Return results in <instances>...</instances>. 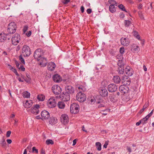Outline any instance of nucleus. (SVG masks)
<instances>
[{
  "instance_id": "nucleus-1",
  "label": "nucleus",
  "mask_w": 154,
  "mask_h": 154,
  "mask_svg": "<svg viewBox=\"0 0 154 154\" xmlns=\"http://www.w3.org/2000/svg\"><path fill=\"white\" fill-rule=\"evenodd\" d=\"M122 82L124 85H129L130 84V82L128 79L127 77L126 76H123V79L122 80ZM120 91L124 94L127 93L128 90V87L125 85H122L119 87Z\"/></svg>"
},
{
  "instance_id": "nucleus-2",
  "label": "nucleus",
  "mask_w": 154,
  "mask_h": 154,
  "mask_svg": "<svg viewBox=\"0 0 154 154\" xmlns=\"http://www.w3.org/2000/svg\"><path fill=\"white\" fill-rule=\"evenodd\" d=\"M89 102L91 105H98L100 106H104L105 104V101H103L102 99H101L99 97H91L88 99Z\"/></svg>"
},
{
  "instance_id": "nucleus-3",
  "label": "nucleus",
  "mask_w": 154,
  "mask_h": 154,
  "mask_svg": "<svg viewBox=\"0 0 154 154\" xmlns=\"http://www.w3.org/2000/svg\"><path fill=\"white\" fill-rule=\"evenodd\" d=\"M117 58L119 59L118 65L119 66L118 70V73L120 74H122L124 72V63L123 61V58L122 55L118 57Z\"/></svg>"
},
{
  "instance_id": "nucleus-4",
  "label": "nucleus",
  "mask_w": 154,
  "mask_h": 154,
  "mask_svg": "<svg viewBox=\"0 0 154 154\" xmlns=\"http://www.w3.org/2000/svg\"><path fill=\"white\" fill-rule=\"evenodd\" d=\"M17 29V25L14 22H11L8 26L7 31L10 34H13L15 33Z\"/></svg>"
},
{
  "instance_id": "nucleus-5",
  "label": "nucleus",
  "mask_w": 154,
  "mask_h": 154,
  "mask_svg": "<svg viewBox=\"0 0 154 154\" xmlns=\"http://www.w3.org/2000/svg\"><path fill=\"white\" fill-rule=\"evenodd\" d=\"M31 54L30 48L29 46L24 45L22 49V55L24 57L29 56Z\"/></svg>"
},
{
  "instance_id": "nucleus-6",
  "label": "nucleus",
  "mask_w": 154,
  "mask_h": 154,
  "mask_svg": "<svg viewBox=\"0 0 154 154\" xmlns=\"http://www.w3.org/2000/svg\"><path fill=\"white\" fill-rule=\"evenodd\" d=\"M76 100L80 102H84L86 99V97L85 94L80 91L78 93L76 97Z\"/></svg>"
},
{
  "instance_id": "nucleus-7",
  "label": "nucleus",
  "mask_w": 154,
  "mask_h": 154,
  "mask_svg": "<svg viewBox=\"0 0 154 154\" xmlns=\"http://www.w3.org/2000/svg\"><path fill=\"white\" fill-rule=\"evenodd\" d=\"M20 35L18 33L15 34L11 38L12 44L14 45H17L20 41Z\"/></svg>"
},
{
  "instance_id": "nucleus-8",
  "label": "nucleus",
  "mask_w": 154,
  "mask_h": 154,
  "mask_svg": "<svg viewBox=\"0 0 154 154\" xmlns=\"http://www.w3.org/2000/svg\"><path fill=\"white\" fill-rule=\"evenodd\" d=\"M42 52L40 49H38L35 51L34 54V57L37 60H39L42 57Z\"/></svg>"
},
{
  "instance_id": "nucleus-9",
  "label": "nucleus",
  "mask_w": 154,
  "mask_h": 154,
  "mask_svg": "<svg viewBox=\"0 0 154 154\" xmlns=\"http://www.w3.org/2000/svg\"><path fill=\"white\" fill-rule=\"evenodd\" d=\"M52 90L53 93L55 94H59L61 92V89L57 85H55L52 86Z\"/></svg>"
},
{
  "instance_id": "nucleus-10",
  "label": "nucleus",
  "mask_w": 154,
  "mask_h": 154,
  "mask_svg": "<svg viewBox=\"0 0 154 154\" xmlns=\"http://www.w3.org/2000/svg\"><path fill=\"white\" fill-rule=\"evenodd\" d=\"M100 95L102 97H106L108 95V92L107 89L104 87H102L99 90Z\"/></svg>"
},
{
  "instance_id": "nucleus-11",
  "label": "nucleus",
  "mask_w": 154,
  "mask_h": 154,
  "mask_svg": "<svg viewBox=\"0 0 154 154\" xmlns=\"http://www.w3.org/2000/svg\"><path fill=\"white\" fill-rule=\"evenodd\" d=\"M60 119L61 122L64 125L67 124L69 122L68 116L66 114H62Z\"/></svg>"
},
{
  "instance_id": "nucleus-12",
  "label": "nucleus",
  "mask_w": 154,
  "mask_h": 154,
  "mask_svg": "<svg viewBox=\"0 0 154 154\" xmlns=\"http://www.w3.org/2000/svg\"><path fill=\"white\" fill-rule=\"evenodd\" d=\"M65 92L70 94H72L74 93V89L70 85H66L65 88Z\"/></svg>"
},
{
  "instance_id": "nucleus-13",
  "label": "nucleus",
  "mask_w": 154,
  "mask_h": 154,
  "mask_svg": "<svg viewBox=\"0 0 154 154\" xmlns=\"http://www.w3.org/2000/svg\"><path fill=\"white\" fill-rule=\"evenodd\" d=\"M117 89V86L115 84H112L108 86V89L110 92H113L116 91Z\"/></svg>"
},
{
  "instance_id": "nucleus-14",
  "label": "nucleus",
  "mask_w": 154,
  "mask_h": 154,
  "mask_svg": "<svg viewBox=\"0 0 154 154\" xmlns=\"http://www.w3.org/2000/svg\"><path fill=\"white\" fill-rule=\"evenodd\" d=\"M47 104L48 105H50L51 106H56L57 102L55 98L51 97L48 101Z\"/></svg>"
},
{
  "instance_id": "nucleus-15",
  "label": "nucleus",
  "mask_w": 154,
  "mask_h": 154,
  "mask_svg": "<svg viewBox=\"0 0 154 154\" xmlns=\"http://www.w3.org/2000/svg\"><path fill=\"white\" fill-rule=\"evenodd\" d=\"M121 42L122 45L127 46L129 45L130 41L128 38L122 37L121 39Z\"/></svg>"
},
{
  "instance_id": "nucleus-16",
  "label": "nucleus",
  "mask_w": 154,
  "mask_h": 154,
  "mask_svg": "<svg viewBox=\"0 0 154 154\" xmlns=\"http://www.w3.org/2000/svg\"><path fill=\"white\" fill-rule=\"evenodd\" d=\"M41 116L42 117V120H45L49 118L50 114L48 111L46 110H44L41 112Z\"/></svg>"
},
{
  "instance_id": "nucleus-17",
  "label": "nucleus",
  "mask_w": 154,
  "mask_h": 154,
  "mask_svg": "<svg viewBox=\"0 0 154 154\" xmlns=\"http://www.w3.org/2000/svg\"><path fill=\"white\" fill-rule=\"evenodd\" d=\"M8 39V40L10 39V38L8 34L5 33H0V41L1 42H4L5 40Z\"/></svg>"
},
{
  "instance_id": "nucleus-18",
  "label": "nucleus",
  "mask_w": 154,
  "mask_h": 154,
  "mask_svg": "<svg viewBox=\"0 0 154 154\" xmlns=\"http://www.w3.org/2000/svg\"><path fill=\"white\" fill-rule=\"evenodd\" d=\"M70 94H68L65 92H64L63 93V94L62 95V97L63 98L62 99L63 101H68L70 100Z\"/></svg>"
},
{
  "instance_id": "nucleus-19",
  "label": "nucleus",
  "mask_w": 154,
  "mask_h": 154,
  "mask_svg": "<svg viewBox=\"0 0 154 154\" xmlns=\"http://www.w3.org/2000/svg\"><path fill=\"white\" fill-rule=\"evenodd\" d=\"M125 72L126 74L128 76H131L133 73V71L132 69L129 66H127L125 69Z\"/></svg>"
},
{
  "instance_id": "nucleus-20",
  "label": "nucleus",
  "mask_w": 154,
  "mask_h": 154,
  "mask_svg": "<svg viewBox=\"0 0 154 154\" xmlns=\"http://www.w3.org/2000/svg\"><path fill=\"white\" fill-rule=\"evenodd\" d=\"M53 81L56 82H60L62 80V78L58 74H55L53 76Z\"/></svg>"
},
{
  "instance_id": "nucleus-21",
  "label": "nucleus",
  "mask_w": 154,
  "mask_h": 154,
  "mask_svg": "<svg viewBox=\"0 0 154 154\" xmlns=\"http://www.w3.org/2000/svg\"><path fill=\"white\" fill-rule=\"evenodd\" d=\"M38 61H39V64L42 66H46L47 63L46 59L44 57H41L40 59Z\"/></svg>"
},
{
  "instance_id": "nucleus-22",
  "label": "nucleus",
  "mask_w": 154,
  "mask_h": 154,
  "mask_svg": "<svg viewBox=\"0 0 154 154\" xmlns=\"http://www.w3.org/2000/svg\"><path fill=\"white\" fill-rule=\"evenodd\" d=\"M79 106H70V111L71 113L76 114L79 111Z\"/></svg>"
},
{
  "instance_id": "nucleus-23",
  "label": "nucleus",
  "mask_w": 154,
  "mask_h": 154,
  "mask_svg": "<svg viewBox=\"0 0 154 154\" xmlns=\"http://www.w3.org/2000/svg\"><path fill=\"white\" fill-rule=\"evenodd\" d=\"M40 106H33L30 109V111L33 114H38L39 112L38 109Z\"/></svg>"
},
{
  "instance_id": "nucleus-24",
  "label": "nucleus",
  "mask_w": 154,
  "mask_h": 154,
  "mask_svg": "<svg viewBox=\"0 0 154 154\" xmlns=\"http://www.w3.org/2000/svg\"><path fill=\"white\" fill-rule=\"evenodd\" d=\"M56 65L53 62H50L48 65V69L49 70L53 71L55 68Z\"/></svg>"
},
{
  "instance_id": "nucleus-25",
  "label": "nucleus",
  "mask_w": 154,
  "mask_h": 154,
  "mask_svg": "<svg viewBox=\"0 0 154 154\" xmlns=\"http://www.w3.org/2000/svg\"><path fill=\"white\" fill-rule=\"evenodd\" d=\"M49 122L51 125H54L57 122V120L55 117H51L49 119Z\"/></svg>"
},
{
  "instance_id": "nucleus-26",
  "label": "nucleus",
  "mask_w": 154,
  "mask_h": 154,
  "mask_svg": "<svg viewBox=\"0 0 154 154\" xmlns=\"http://www.w3.org/2000/svg\"><path fill=\"white\" fill-rule=\"evenodd\" d=\"M132 51L134 52H138L139 51L140 48L139 47L135 44H133L131 46Z\"/></svg>"
},
{
  "instance_id": "nucleus-27",
  "label": "nucleus",
  "mask_w": 154,
  "mask_h": 154,
  "mask_svg": "<svg viewBox=\"0 0 154 154\" xmlns=\"http://www.w3.org/2000/svg\"><path fill=\"white\" fill-rule=\"evenodd\" d=\"M113 80L114 82L116 83H119L121 81V79L120 77L117 75L114 76L113 78Z\"/></svg>"
},
{
  "instance_id": "nucleus-28",
  "label": "nucleus",
  "mask_w": 154,
  "mask_h": 154,
  "mask_svg": "<svg viewBox=\"0 0 154 154\" xmlns=\"http://www.w3.org/2000/svg\"><path fill=\"white\" fill-rule=\"evenodd\" d=\"M22 96L24 98H29L30 96V93L27 91H24L22 93Z\"/></svg>"
},
{
  "instance_id": "nucleus-29",
  "label": "nucleus",
  "mask_w": 154,
  "mask_h": 154,
  "mask_svg": "<svg viewBox=\"0 0 154 154\" xmlns=\"http://www.w3.org/2000/svg\"><path fill=\"white\" fill-rule=\"evenodd\" d=\"M37 98L39 101H43L45 98V96L43 94H39L38 95Z\"/></svg>"
},
{
  "instance_id": "nucleus-30",
  "label": "nucleus",
  "mask_w": 154,
  "mask_h": 154,
  "mask_svg": "<svg viewBox=\"0 0 154 154\" xmlns=\"http://www.w3.org/2000/svg\"><path fill=\"white\" fill-rule=\"evenodd\" d=\"M109 8V11L112 13H114L116 11V8L113 5H111Z\"/></svg>"
},
{
  "instance_id": "nucleus-31",
  "label": "nucleus",
  "mask_w": 154,
  "mask_h": 154,
  "mask_svg": "<svg viewBox=\"0 0 154 154\" xmlns=\"http://www.w3.org/2000/svg\"><path fill=\"white\" fill-rule=\"evenodd\" d=\"M96 145L97 146V150L98 151H100L101 149V143L99 142H97L96 143Z\"/></svg>"
},
{
  "instance_id": "nucleus-32",
  "label": "nucleus",
  "mask_w": 154,
  "mask_h": 154,
  "mask_svg": "<svg viewBox=\"0 0 154 154\" xmlns=\"http://www.w3.org/2000/svg\"><path fill=\"white\" fill-rule=\"evenodd\" d=\"M148 119V118L147 117H146V116L145 117L140 120L141 121V124L143 125L146 123Z\"/></svg>"
},
{
  "instance_id": "nucleus-33",
  "label": "nucleus",
  "mask_w": 154,
  "mask_h": 154,
  "mask_svg": "<svg viewBox=\"0 0 154 154\" xmlns=\"http://www.w3.org/2000/svg\"><path fill=\"white\" fill-rule=\"evenodd\" d=\"M25 104L26 105L32 106L33 104V102L32 100H26Z\"/></svg>"
},
{
  "instance_id": "nucleus-34",
  "label": "nucleus",
  "mask_w": 154,
  "mask_h": 154,
  "mask_svg": "<svg viewBox=\"0 0 154 154\" xmlns=\"http://www.w3.org/2000/svg\"><path fill=\"white\" fill-rule=\"evenodd\" d=\"M46 144L48 145H49L50 144L51 145H52L54 144V142L53 140H51L50 139H48L46 141Z\"/></svg>"
},
{
  "instance_id": "nucleus-35",
  "label": "nucleus",
  "mask_w": 154,
  "mask_h": 154,
  "mask_svg": "<svg viewBox=\"0 0 154 154\" xmlns=\"http://www.w3.org/2000/svg\"><path fill=\"white\" fill-rule=\"evenodd\" d=\"M77 88H78L81 91H85V89L84 87L82 85H78L77 87Z\"/></svg>"
},
{
  "instance_id": "nucleus-36",
  "label": "nucleus",
  "mask_w": 154,
  "mask_h": 154,
  "mask_svg": "<svg viewBox=\"0 0 154 154\" xmlns=\"http://www.w3.org/2000/svg\"><path fill=\"white\" fill-rule=\"evenodd\" d=\"M138 14L141 20H145L144 18L143 17V15L142 13V12L141 11H139L138 12Z\"/></svg>"
},
{
  "instance_id": "nucleus-37",
  "label": "nucleus",
  "mask_w": 154,
  "mask_h": 154,
  "mask_svg": "<svg viewBox=\"0 0 154 154\" xmlns=\"http://www.w3.org/2000/svg\"><path fill=\"white\" fill-rule=\"evenodd\" d=\"M131 22L128 20H125L124 21V23L125 24V26L126 27H128L131 24Z\"/></svg>"
},
{
  "instance_id": "nucleus-38",
  "label": "nucleus",
  "mask_w": 154,
  "mask_h": 154,
  "mask_svg": "<svg viewBox=\"0 0 154 154\" xmlns=\"http://www.w3.org/2000/svg\"><path fill=\"white\" fill-rule=\"evenodd\" d=\"M108 2L111 5H113L114 6L116 5L117 6V4L116 1L111 0L109 1Z\"/></svg>"
},
{
  "instance_id": "nucleus-39",
  "label": "nucleus",
  "mask_w": 154,
  "mask_h": 154,
  "mask_svg": "<svg viewBox=\"0 0 154 154\" xmlns=\"http://www.w3.org/2000/svg\"><path fill=\"white\" fill-rule=\"evenodd\" d=\"M22 56L23 55H22V54L21 55H20L19 57V58L21 62L23 64H25V62L24 59L23 58Z\"/></svg>"
},
{
  "instance_id": "nucleus-40",
  "label": "nucleus",
  "mask_w": 154,
  "mask_h": 154,
  "mask_svg": "<svg viewBox=\"0 0 154 154\" xmlns=\"http://www.w3.org/2000/svg\"><path fill=\"white\" fill-rule=\"evenodd\" d=\"M118 7L120 9H121L122 11L126 12L125 7L122 5L121 4L119 5Z\"/></svg>"
},
{
  "instance_id": "nucleus-41",
  "label": "nucleus",
  "mask_w": 154,
  "mask_h": 154,
  "mask_svg": "<svg viewBox=\"0 0 154 154\" xmlns=\"http://www.w3.org/2000/svg\"><path fill=\"white\" fill-rule=\"evenodd\" d=\"M65 104L63 101H60L58 102L57 104V106H65Z\"/></svg>"
},
{
  "instance_id": "nucleus-42",
  "label": "nucleus",
  "mask_w": 154,
  "mask_h": 154,
  "mask_svg": "<svg viewBox=\"0 0 154 154\" xmlns=\"http://www.w3.org/2000/svg\"><path fill=\"white\" fill-rule=\"evenodd\" d=\"M16 75L19 76V75L17 72V71L16 69L14 67L12 68L11 69V70Z\"/></svg>"
},
{
  "instance_id": "nucleus-43",
  "label": "nucleus",
  "mask_w": 154,
  "mask_h": 154,
  "mask_svg": "<svg viewBox=\"0 0 154 154\" xmlns=\"http://www.w3.org/2000/svg\"><path fill=\"white\" fill-rule=\"evenodd\" d=\"M146 106L145 107H143V108L140 110L139 111V112L138 113V115H140L141 114L144 110L146 108Z\"/></svg>"
},
{
  "instance_id": "nucleus-44",
  "label": "nucleus",
  "mask_w": 154,
  "mask_h": 154,
  "mask_svg": "<svg viewBox=\"0 0 154 154\" xmlns=\"http://www.w3.org/2000/svg\"><path fill=\"white\" fill-rule=\"evenodd\" d=\"M28 26L27 25H25L24 26L23 31L24 33H25L28 30Z\"/></svg>"
},
{
  "instance_id": "nucleus-45",
  "label": "nucleus",
  "mask_w": 154,
  "mask_h": 154,
  "mask_svg": "<svg viewBox=\"0 0 154 154\" xmlns=\"http://www.w3.org/2000/svg\"><path fill=\"white\" fill-rule=\"evenodd\" d=\"M32 152H35L36 153H38V151L37 149H36L35 147H33L32 148Z\"/></svg>"
},
{
  "instance_id": "nucleus-46",
  "label": "nucleus",
  "mask_w": 154,
  "mask_h": 154,
  "mask_svg": "<svg viewBox=\"0 0 154 154\" xmlns=\"http://www.w3.org/2000/svg\"><path fill=\"white\" fill-rule=\"evenodd\" d=\"M1 144L3 146H6V143L5 139H2Z\"/></svg>"
},
{
  "instance_id": "nucleus-47",
  "label": "nucleus",
  "mask_w": 154,
  "mask_h": 154,
  "mask_svg": "<svg viewBox=\"0 0 154 154\" xmlns=\"http://www.w3.org/2000/svg\"><path fill=\"white\" fill-rule=\"evenodd\" d=\"M120 52L121 54H123L125 52V49L124 48L122 47L120 49Z\"/></svg>"
},
{
  "instance_id": "nucleus-48",
  "label": "nucleus",
  "mask_w": 154,
  "mask_h": 154,
  "mask_svg": "<svg viewBox=\"0 0 154 154\" xmlns=\"http://www.w3.org/2000/svg\"><path fill=\"white\" fill-rule=\"evenodd\" d=\"M11 133V131H7L6 134V137H9Z\"/></svg>"
},
{
  "instance_id": "nucleus-49",
  "label": "nucleus",
  "mask_w": 154,
  "mask_h": 154,
  "mask_svg": "<svg viewBox=\"0 0 154 154\" xmlns=\"http://www.w3.org/2000/svg\"><path fill=\"white\" fill-rule=\"evenodd\" d=\"M70 0H63L62 1V3L64 4H66L69 2Z\"/></svg>"
},
{
  "instance_id": "nucleus-50",
  "label": "nucleus",
  "mask_w": 154,
  "mask_h": 154,
  "mask_svg": "<svg viewBox=\"0 0 154 154\" xmlns=\"http://www.w3.org/2000/svg\"><path fill=\"white\" fill-rule=\"evenodd\" d=\"M15 63L17 67L20 69V63L17 61H15Z\"/></svg>"
},
{
  "instance_id": "nucleus-51",
  "label": "nucleus",
  "mask_w": 154,
  "mask_h": 154,
  "mask_svg": "<svg viewBox=\"0 0 154 154\" xmlns=\"http://www.w3.org/2000/svg\"><path fill=\"white\" fill-rule=\"evenodd\" d=\"M153 109L149 114L147 116H146V117H147L149 119V118L152 115L153 112Z\"/></svg>"
},
{
  "instance_id": "nucleus-52",
  "label": "nucleus",
  "mask_w": 154,
  "mask_h": 154,
  "mask_svg": "<svg viewBox=\"0 0 154 154\" xmlns=\"http://www.w3.org/2000/svg\"><path fill=\"white\" fill-rule=\"evenodd\" d=\"M32 146V144L30 143L29 144V145L27 147V148L26 149H27L28 150H30L31 149V147Z\"/></svg>"
},
{
  "instance_id": "nucleus-53",
  "label": "nucleus",
  "mask_w": 154,
  "mask_h": 154,
  "mask_svg": "<svg viewBox=\"0 0 154 154\" xmlns=\"http://www.w3.org/2000/svg\"><path fill=\"white\" fill-rule=\"evenodd\" d=\"M26 35H27V36L29 37L31 35V32L30 31H29L26 33Z\"/></svg>"
},
{
  "instance_id": "nucleus-54",
  "label": "nucleus",
  "mask_w": 154,
  "mask_h": 154,
  "mask_svg": "<svg viewBox=\"0 0 154 154\" xmlns=\"http://www.w3.org/2000/svg\"><path fill=\"white\" fill-rule=\"evenodd\" d=\"M92 12L91 9L90 8L88 9L87 10V13L88 14H90Z\"/></svg>"
},
{
  "instance_id": "nucleus-55",
  "label": "nucleus",
  "mask_w": 154,
  "mask_h": 154,
  "mask_svg": "<svg viewBox=\"0 0 154 154\" xmlns=\"http://www.w3.org/2000/svg\"><path fill=\"white\" fill-rule=\"evenodd\" d=\"M20 69H21L22 71H24L25 70V68L23 65H21L20 67Z\"/></svg>"
},
{
  "instance_id": "nucleus-56",
  "label": "nucleus",
  "mask_w": 154,
  "mask_h": 154,
  "mask_svg": "<svg viewBox=\"0 0 154 154\" xmlns=\"http://www.w3.org/2000/svg\"><path fill=\"white\" fill-rule=\"evenodd\" d=\"M77 141V140L76 139H75L74 140H73V144H72L73 146H74L75 145V144H76V143Z\"/></svg>"
},
{
  "instance_id": "nucleus-57",
  "label": "nucleus",
  "mask_w": 154,
  "mask_h": 154,
  "mask_svg": "<svg viewBox=\"0 0 154 154\" xmlns=\"http://www.w3.org/2000/svg\"><path fill=\"white\" fill-rule=\"evenodd\" d=\"M108 145V143H107V141H106L105 143L103 145V147L105 148H106Z\"/></svg>"
},
{
  "instance_id": "nucleus-58",
  "label": "nucleus",
  "mask_w": 154,
  "mask_h": 154,
  "mask_svg": "<svg viewBox=\"0 0 154 154\" xmlns=\"http://www.w3.org/2000/svg\"><path fill=\"white\" fill-rule=\"evenodd\" d=\"M81 9L82 13H83L84 11V8L83 6H82L81 7Z\"/></svg>"
},
{
  "instance_id": "nucleus-59",
  "label": "nucleus",
  "mask_w": 154,
  "mask_h": 154,
  "mask_svg": "<svg viewBox=\"0 0 154 154\" xmlns=\"http://www.w3.org/2000/svg\"><path fill=\"white\" fill-rule=\"evenodd\" d=\"M7 142L8 144H11L12 142V140L10 139H7Z\"/></svg>"
},
{
  "instance_id": "nucleus-60",
  "label": "nucleus",
  "mask_w": 154,
  "mask_h": 154,
  "mask_svg": "<svg viewBox=\"0 0 154 154\" xmlns=\"http://www.w3.org/2000/svg\"><path fill=\"white\" fill-rule=\"evenodd\" d=\"M24 80L26 82H29V81L30 80V78H26V79H24Z\"/></svg>"
},
{
  "instance_id": "nucleus-61",
  "label": "nucleus",
  "mask_w": 154,
  "mask_h": 154,
  "mask_svg": "<svg viewBox=\"0 0 154 154\" xmlns=\"http://www.w3.org/2000/svg\"><path fill=\"white\" fill-rule=\"evenodd\" d=\"M127 149L130 153L131 152V148L130 147L128 146L127 147Z\"/></svg>"
},
{
  "instance_id": "nucleus-62",
  "label": "nucleus",
  "mask_w": 154,
  "mask_h": 154,
  "mask_svg": "<svg viewBox=\"0 0 154 154\" xmlns=\"http://www.w3.org/2000/svg\"><path fill=\"white\" fill-rule=\"evenodd\" d=\"M125 17V15L124 14H121L120 15V17L121 18H123Z\"/></svg>"
},
{
  "instance_id": "nucleus-63",
  "label": "nucleus",
  "mask_w": 154,
  "mask_h": 154,
  "mask_svg": "<svg viewBox=\"0 0 154 154\" xmlns=\"http://www.w3.org/2000/svg\"><path fill=\"white\" fill-rule=\"evenodd\" d=\"M141 123V121H140H140H139L138 122H137L136 123V125L137 126H139Z\"/></svg>"
},
{
  "instance_id": "nucleus-64",
  "label": "nucleus",
  "mask_w": 154,
  "mask_h": 154,
  "mask_svg": "<svg viewBox=\"0 0 154 154\" xmlns=\"http://www.w3.org/2000/svg\"><path fill=\"white\" fill-rule=\"evenodd\" d=\"M41 154H45V151L43 149H42L41 150Z\"/></svg>"
}]
</instances>
